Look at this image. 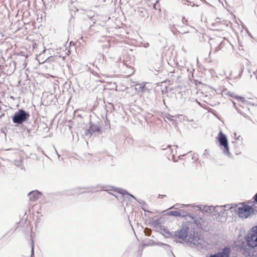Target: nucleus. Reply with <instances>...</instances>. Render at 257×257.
Returning <instances> with one entry per match:
<instances>
[{
  "mask_svg": "<svg viewBox=\"0 0 257 257\" xmlns=\"http://www.w3.org/2000/svg\"><path fill=\"white\" fill-rule=\"evenodd\" d=\"M84 189L87 190L88 192L91 191L92 192H98L101 190H103L105 191H107L109 192V194H112V195L114 196L116 198H117V196L114 195V194L110 192L109 191H113V192H117L119 193V194L122 195V197H123V195L125 194H126L127 195H129L132 198H134L135 200H136L137 201H138L140 203H142V202L143 201L142 200H138L136 197H135L133 195L130 194L128 193L126 190H123L122 189L115 188L114 187L111 186H101V185H97L96 186H92V187H83V188H78L77 189L79 190H80V189Z\"/></svg>",
  "mask_w": 257,
  "mask_h": 257,
  "instance_id": "obj_1",
  "label": "nucleus"
},
{
  "mask_svg": "<svg viewBox=\"0 0 257 257\" xmlns=\"http://www.w3.org/2000/svg\"><path fill=\"white\" fill-rule=\"evenodd\" d=\"M134 59L129 56H127L123 61V64L120 67L121 74L126 77L132 75L135 72L134 68Z\"/></svg>",
  "mask_w": 257,
  "mask_h": 257,
  "instance_id": "obj_2",
  "label": "nucleus"
},
{
  "mask_svg": "<svg viewBox=\"0 0 257 257\" xmlns=\"http://www.w3.org/2000/svg\"><path fill=\"white\" fill-rule=\"evenodd\" d=\"M189 226L188 223L182 224L180 228L174 232L173 238H178L180 239V241H186L185 239L188 235Z\"/></svg>",
  "mask_w": 257,
  "mask_h": 257,
  "instance_id": "obj_3",
  "label": "nucleus"
},
{
  "mask_svg": "<svg viewBox=\"0 0 257 257\" xmlns=\"http://www.w3.org/2000/svg\"><path fill=\"white\" fill-rule=\"evenodd\" d=\"M235 211L240 218H246L253 213L254 210L252 206L241 204V206L237 207Z\"/></svg>",
  "mask_w": 257,
  "mask_h": 257,
  "instance_id": "obj_4",
  "label": "nucleus"
},
{
  "mask_svg": "<svg viewBox=\"0 0 257 257\" xmlns=\"http://www.w3.org/2000/svg\"><path fill=\"white\" fill-rule=\"evenodd\" d=\"M246 241L249 247L254 248L257 246V225L253 227L248 232Z\"/></svg>",
  "mask_w": 257,
  "mask_h": 257,
  "instance_id": "obj_5",
  "label": "nucleus"
},
{
  "mask_svg": "<svg viewBox=\"0 0 257 257\" xmlns=\"http://www.w3.org/2000/svg\"><path fill=\"white\" fill-rule=\"evenodd\" d=\"M29 117L28 113L23 109H20L14 114L12 119L15 123L21 124L28 120Z\"/></svg>",
  "mask_w": 257,
  "mask_h": 257,
  "instance_id": "obj_6",
  "label": "nucleus"
},
{
  "mask_svg": "<svg viewBox=\"0 0 257 257\" xmlns=\"http://www.w3.org/2000/svg\"><path fill=\"white\" fill-rule=\"evenodd\" d=\"M200 240V237L193 233V234L190 233L188 236V240L186 241H176V243H180L183 244L184 245L190 246L191 244L196 245L200 243L199 240Z\"/></svg>",
  "mask_w": 257,
  "mask_h": 257,
  "instance_id": "obj_7",
  "label": "nucleus"
},
{
  "mask_svg": "<svg viewBox=\"0 0 257 257\" xmlns=\"http://www.w3.org/2000/svg\"><path fill=\"white\" fill-rule=\"evenodd\" d=\"M217 139L219 142V145L220 146L223 147L224 150L226 152H228V141L225 135L223 134V133L220 131L217 137Z\"/></svg>",
  "mask_w": 257,
  "mask_h": 257,
  "instance_id": "obj_8",
  "label": "nucleus"
},
{
  "mask_svg": "<svg viewBox=\"0 0 257 257\" xmlns=\"http://www.w3.org/2000/svg\"><path fill=\"white\" fill-rule=\"evenodd\" d=\"M230 251L229 247L225 246L222 251L211 254L209 257H230Z\"/></svg>",
  "mask_w": 257,
  "mask_h": 257,
  "instance_id": "obj_9",
  "label": "nucleus"
},
{
  "mask_svg": "<svg viewBox=\"0 0 257 257\" xmlns=\"http://www.w3.org/2000/svg\"><path fill=\"white\" fill-rule=\"evenodd\" d=\"M30 201H34L39 199L42 195L41 192L36 190L29 192L28 194Z\"/></svg>",
  "mask_w": 257,
  "mask_h": 257,
  "instance_id": "obj_10",
  "label": "nucleus"
},
{
  "mask_svg": "<svg viewBox=\"0 0 257 257\" xmlns=\"http://www.w3.org/2000/svg\"><path fill=\"white\" fill-rule=\"evenodd\" d=\"M100 132L99 126L96 124H92L85 132V135L88 136H91L93 134L95 133H99Z\"/></svg>",
  "mask_w": 257,
  "mask_h": 257,
  "instance_id": "obj_11",
  "label": "nucleus"
},
{
  "mask_svg": "<svg viewBox=\"0 0 257 257\" xmlns=\"http://www.w3.org/2000/svg\"><path fill=\"white\" fill-rule=\"evenodd\" d=\"M187 217L190 218L191 219V221L193 222L196 225L199 227L202 228L203 227L202 222L203 220L201 217H199V219L197 217L192 216V215L188 214L187 215Z\"/></svg>",
  "mask_w": 257,
  "mask_h": 257,
  "instance_id": "obj_12",
  "label": "nucleus"
},
{
  "mask_svg": "<svg viewBox=\"0 0 257 257\" xmlns=\"http://www.w3.org/2000/svg\"><path fill=\"white\" fill-rule=\"evenodd\" d=\"M200 210H203L208 213H211L214 215V206H207L200 205L198 206Z\"/></svg>",
  "mask_w": 257,
  "mask_h": 257,
  "instance_id": "obj_13",
  "label": "nucleus"
},
{
  "mask_svg": "<svg viewBox=\"0 0 257 257\" xmlns=\"http://www.w3.org/2000/svg\"><path fill=\"white\" fill-rule=\"evenodd\" d=\"M182 157H185L184 158H181V159L182 160H197L198 158H197V155H196L195 153H193L192 152H190L188 153H187L186 155H183Z\"/></svg>",
  "mask_w": 257,
  "mask_h": 257,
  "instance_id": "obj_14",
  "label": "nucleus"
},
{
  "mask_svg": "<svg viewBox=\"0 0 257 257\" xmlns=\"http://www.w3.org/2000/svg\"><path fill=\"white\" fill-rule=\"evenodd\" d=\"M214 215H218L220 216L224 213V209L221 206H214Z\"/></svg>",
  "mask_w": 257,
  "mask_h": 257,
  "instance_id": "obj_15",
  "label": "nucleus"
},
{
  "mask_svg": "<svg viewBox=\"0 0 257 257\" xmlns=\"http://www.w3.org/2000/svg\"><path fill=\"white\" fill-rule=\"evenodd\" d=\"M168 214L170 215H172L175 217H179L181 216L180 212L178 211H170Z\"/></svg>",
  "mask_w": 257,
  "mask_h": 257,
  "instance_id": "obj_16",
  "label": "nucleus"
},
{
  "mask_svg": "<svg viewBox=\"0 0 257 257\" xmlns=\"http://www.w3.org/2000/svg\"><path fill=\"white\" fill-rule=\"evenodd\" d=\"M15 165L21 170L24 168V166L23 164V162H14Z\"/></svg>",
  "mask_w": 257,
  "mask_h": 257,
  "instance_id": "obj_17",
  "label": "nucleus"
},
{
  "mask_svg": "<svg viewBox=\"0 0 257 257\" xmlns=\"http://www.w3.org/2000/svg\"><path fill=\"white\" fill-rule=\"evenodd\" d=\"M242 253L245 256H250V253L247 250V248L246 247H244L243 249Z\"/></svg>",
  "mask_w": 257,
  "mask_h": 257,
  "instance_id": "obj_18",
  "label": "nucleus"
},
{
  "mask_svg": "<svg viewBox=\"0 0 257 257\" xmlns=\"http://www.w3.org/2000/svg\"><path fill=\"white\" fill-rule=\"evenodd\" d=\"M253 205L252 206L255 207V205L257 204V193L255 194V195L253 197Z\"/></svg>",
  "mask_w": 257,
  "mask_h": 257,
  "instance_id": "obj_19",
  "label": "nucleus"
},
{
  "mask_svg": "<svg viewBox=\"0 0 257 257\" xmlns=\"http://www.w3.org/2000/svg\"><path fill=\"white\" fill-rule=\"evenodd\" d=\"M222 207L224 209V211L228 210L229 209H231L232 207L230 206L229 204H226L225 205H222Z\"/></svg>",
  "mask_w": 257,
  "mask_h": 257,
  "instance_id": "obj_20",
  "label": "nucleus"
},
{
  "mask_svg": "<svg viewBox=\"0 0 257 257\" xmlns=\"http://www.w3.org/2000/svg\"><path fill=\"white\" fill-rule=\"evenodd\" d=\"M157 245H159L161 247H163V246H166V247H168V244H166V243H163V242H159L157 243Z\"/></svg>",
  "mask_w": 257,
  "mask_h": 257,
  "instance_id": "obj_21",
  "label": "nucleus"
},
{
  "mask_svg": "<svg viewBox=\"0 0 257 257\" xmlns=\"http://www.w3.org/2000/svg\"><path fill=\"white\" fill-rule=\"evenodd\" d=\"M163 248H164L167 251H171L172 254H173L172 251L171 250V246L169 245L168 244V247L163 246Z\"/></svg>",
  "mask_w": 257,
  "mask_h": 257,
  "instance_id": "obj_22",
  "label": "nucleus"
},
{
  "mask_svg": "<svg viewBox=\"0 0 257 257\" xmlns=\"http://www.w3.org/2000/svg\"><path fill=\"white\" fill-rule=\"evenodd\" d=\"M220 50V47L219 46L216 47L214 50H212L211 51H213V52L215 53L219 51Z\"/></svg>",
  "mask_w": 257,
  "mask_h": 257,
  "instance_id": "obj_23",
  "label": "nucleus"
},
{
  "mask_svg": "<svg viewBox=\"0 0 257 257\" xmlns=\"http://www.w3.org/2000/svg\"><path fill=\"white\" fill-rule=\"evenodd\" d=\"M164 231L166 233H167L169 235H172L171 232L168 229H165Z\"/></svg>",
  "mask_w": 257,
  "mask_h": 257,
  "instance_id": "obj_24",
  "label": "nucleus"
},
{
  "mask_svg": "<svg viewBox=\"0 0 257 257\" xmlns=\"http://www.w3.org/2000/svg\"><path fill=\"white\" fill-rule=\"evenodd\" d=\"M166 197L165 195H160L159 194L158 196L159 198H163L164 197Z\"/></svg>",
  "mask_w": 257,
  "mask_h": 257,
  "instance_id": "obj_25",
  "label": "nucleus"
},
{
  "mask_svg": "<svg viewBox=\"0 0 257 257\" xmlns=\"http://www.w3.org/2000/svg\"><path fill=\"white\" fill-rule=\"evenodd\" d=\"M150 232H151L150 230H149L148 232H145L146 235L147 236H149L150 235Z\"/></svg>",
  "mask_w": 257,
  "mask_h": 257,
  "instance_id": "obj_26",
  "label": "nucleus"
},
{
  "mask_svg": "<svg viewBox=\"0 0 257 257\" xmlns=\"http://www.w3.org/2000/svg\"><path fill=\"white\" fill-rule=\"evenodd\" d=\"M31 255L32 256L34 254V248L33 247L32 248V251H31Z\"/></svg>",
  "mask_w": 257,
  "mask_h": 257,
  "instance_id": "obj_27",
  "label": "nucleus"
},
{
  "mask_svg": "<svg viewBox=\"0 0 257 257\" xmlns=\"http://www.w3.org/2000/svg\"><path fill=\"white\" fill-rule=\"evenodd\" d=\"M240 75H241V74H239L238 75V77H240Z\"/></svg>",
  "mask_w": 257,
  "mask_h": 257,
  "instance_id": "obj_28",
  "label": "nucleus"
}]
</instances>
